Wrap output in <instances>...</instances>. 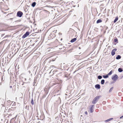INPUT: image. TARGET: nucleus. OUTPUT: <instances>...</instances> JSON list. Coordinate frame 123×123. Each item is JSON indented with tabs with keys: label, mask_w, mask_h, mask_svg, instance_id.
<instances>
[{
	"label": "nucleus",
	"mask_w": 123,
	"mask_h": 123,
	"mask_svg": "<svg viewBox=\"0 0 123 123\" xmlns=\"http://www.w3.org/2000/svg\"><path fill=\"white\" fill-rule=\"evenodd\" d=\"M101 97V96L100 95L96 96L93 99V101H92V104H95Z\"/></svg>",
	"instance_id": "nucleus-1"
},
{
	"label": "nucleus",
	"mask_w": 123,
	"mask_h": 123,
	"mask_svg": "<svg viewBox=\"0 0 123 123\" xmlns=\"http://www.w3.org/2000/svg\"><path fill=\"white\" fill-rule=\"evenodd\" d=\"M118 78V77L117 75L116 74H115L111 78V79L112 80L115 81L117 80Z\"/></svg>",
	"instance_id": "nucleus-2"
},
{
	"label": "nucleus",
	"mask_w": 123,
	"mask_h": 123,
	"mask_svg": "<svg viewBox=\"0 0 123 123\" xmlns=\"http://www.w3.org/2000/svg\"><path fill=\"white\" fill-rule=\"evenodd\" d=\"M23 15V12L21 11H18L17 13V16L19 17H21Z\"/></svg>",
	"instance_id": "nucleus-3"
},
{
	"label": "nucleus",
	"mask_w": 123,
	"mask_h": 123,
	"mask_svg": "<svg viewBox=\"0 0 123 123\" xmlns=\"http://www.w3.org/2000/svg\"><path fill=\"white\" fill-rule=\"evenodd\" d=\"M30 34V32L28 31H27L22 36V38H24L29 36Z\"/></svg>",
	"instance_id": "nucleus-4"
},
{
	"label": "nucleus",
	"mask_w": 123,
	"mask_h": 123,
	"mask_svg": "<svg viewBox=\"0 0 123 123\" xmlns=\"http://www.w3.org/2000/svg\"><path fill=\"white\" fill-rule=\"evenodd\" d=\"M117 50V49L115 48L113 49L111 52V55L112 56H113L115 53V51Z\"/></svg>",
	"instance_id": "nucleus-5"
},
{
	"label": "nucleus",
	"mask_w": 123,
	"mask_h": 123,
	"mask_svg": "<svg viewBox=\"0 0 123 123\" xmlns=\"http://www.w3.org/2000/svg\"><path fill=\"white\" fill-rule=\"evenodd\" d=\"M95 87L96 88L99 89L100 88V86L99 85L97 84L95 86Z\"/></svg>",
	"instance_id": "nucleus-6"
},
{
	"label": "nucleus",
	"mask_w": 123,
	"mask_h": 123,
	"mask_svg": "<svg viewBox=\"0 0 123 123\" xmlns=\"http://www.w3.org/2000/svg\"><path fill=\"white\" fill-rule=\"evenodd\" d=\"M77 40V39L76 38H74L72 39L70 41V42L71 43H73L75 41Z\"/></svg>",
	"instance_id": "nucleus-7"
},
{
	"label": "nucleus",
	"mask_w": 123,
	"mask_h": 123,
	"mask_svg": "<svg viewBox=\"0 0 123 123\" xmlns=\"http://www.w3.org/2000/svg\"><path fill=\"white\" fill-rule=\"evenodd\" d=\"M121 58V56L120 55H118L116 57V59L117 60H119Z\"/></svg>",
	"instance_id": "nucleus-8"
},
{
	"label": "nucleus",
	"mask_w": 123,
	"mask_h": 123,
	"mask_svg": "<svg viewBox=\"0 0 123 123\" xmlns=\"http://www.w3.org/2000/svg\"><path fill=\"white\" fill-rule=\"evenodd\" d=\"M118 71L119 72H121L123 71V69L122 68H119L118 69Z\"/></svg>",
	"instance_id": "nucleus-9"
},
{
	"label": "nucleus",
	"mask_w": 123,
	"mask_h": 123,
	"mask_svg": "<svg viewBox=\"0 0 123 123\" xmlns=\"http://www.w3.org/2000/svg\"><path fill=\"white\" fill-rule=\"evenodd\" d=\"M102 21L100 19H98L96 23L98 24L102 22Z\"/></svg>",
	"instance_id": "nucleus-10"
},
{
	"label": "nucleus",
	"mask_w": 123,
	"mask_h": 123,
	"mask_svg": "<svg viewBox=\"0 0 123 123\" xmlns=\"http://www.w3.org/2000/svg\"><path fill=\"white\" fill-rule=\"evenodd\" d=\"M36 4V2H33L31 4V6L33 7H34L35 6Z\"/></svg>",
	"instance_id": "nucleus-11"
},
{
	"label": "nucleus",
	"mask_w": 123,
	"mask_h": 123,
	"mask_svg": "<svg viewBox=\"0 0 123 123\" xmlns=\"http://www.w3.org/2000/svg\"><path fill=\"white\" fill-rule=\"evenodd\" d=\"M93 112V108L90 107V112L91 113H92Z\"/></svg>",
	"instance_id": "nucleus-12"
},
{
	"label": "nucleus",
	"mask_w": 123,
	"mask_h": 123,
	"mask_svg": "<svg viewBox=\"0 0 123 123\" xmlns=\"http://www.w3.org/2000/svg\"><path fill=\"white\" fill-rule=\"evenodd\" d=\"M113 41L114 42H116L117 43H118V40L117 38L114 39L113 40Z\"/></svg>",
	"instance_id": "nucleus-13"
},
{
	"label": "nucleus",
	"mask_w": 123,
	"mask_h": 123,
	"mask_svg": "<svg viewBox=\"0 0 123 123\" xmlns=\"http://www.w3.org/2000/svg\"><path fill=\"white\" fill-rule=\"evenodd\" d=\"M118 17H116L115 20L114 21V23H115L118 20Z\"/></svg>",
	"instance_id": "nucleus-14"
},
{
	"label": "nucleus",
	"mask_w": 123,
	"mask_h": 123,
	"mask_svg": "<svg viewBox=\"0 0 123 123\" xmlns=\"http://www.w3.org/2000/svg\"><path fill=\"white\" fill-rule=\"evenodd\" d=\"M109 76L108 74L106 75H104L103 76V77L104 78H107Z\"/></svg>",
	"instance_id": "nucleus-15"
},
{
	"label": "nucleus",
	"mask_w": 123,
	"mask_h": 123,
	"mask_svg": "<svg viewBox=\"0 0 123 123\" xmlns=\"http://www.w3.org/2000/svg\"><path fill=\"white\" fill-rule=\"evenodd\" d=\"M58 72V70L57 69H55L54 70L53 72V74L54 75L55 74L56 72Z\"/></svg>",
	"instance_id": "nucleus-16"
},
{
	"label": "nucleus",
	"mask_w": 123,
	"mask_h": 123,
	"mask_svg": "<svg viewBox=\"0 0 123 123\" xmlns=\"http://www.w3.org/2000/svg\"><path fill=\"white\" fill-rule=\"evenodd\" d=\"M101 83L102 85L103 84L105 83V80L103 79L101 81Z\"/></svg>",
	"instance_id": "nucleus-17"
},
{
	"label": "nucleus",
	"mask_w": 123,
	"mask_h": 123,
	"mask_svg": "<svg viewBox=\"0 0 123 123\" xmlns=\"http://www.w3.org/2000/svg\"><path fill=\"white\" fill-rule=\"evenodd\" d=\"M113 119V118H110L109 119H108L107 120H106L105 121V122H108L109 121L112 120Z\"/></svg>",
	"instance_id": "nucleus-18"
},
{
	"label": "nucleus",
	"mask_w": 123,
	"mask_h": 123,
	"mask_svg": "<svg viewBox=\"0 0 123 123\" xmlns=\"http://www.w3.org/2000/svg\"><path fill=\"white\" fill-rule=\"evenodd\" d=\"M61 72H60L59 73H57V74H56V76H59L61 75Z\"/></svg>",
	"instance_id": "nucleus-19"
},
{
	"label": "nucleus",
	"mask_w": 123,
	"mask_h": 123,
	"mask_svg": "<svg viewBox=\"0 0 123 123\" xmlns=\"http://www.w3.org/2000/svg\"><path fill=\"white\" fill-rule=\"evenodd\" d=\"M31 102L32 105H33L34 104V101H33V99L32 98L31 99Z\"/></svg>",
	"instance_id": "nucleus-20"
},
{
	"label": "nucleus",
	"mask_w": 123,
	"mask_h": 123,
	"mask_svg": "<svg viewBox=\"0 0 123 123\" xmlns=\"http://www.w3.org/2000/svg\"><path fill=\"white\" fill-rule=\"evenodd\" d=\"M37 82V80L36 79H35L34 80V84H33V86H35V84Z\"/></svg>",
	"instance_id": "nucleus-21"
},
{
	"label": "nucleus",
	"mask_w": 123,
	"mask_h": 123,
	"mask_svg": "<svg viewBox=\"0 0 123 123\" xmlns=\"http://www.w3.org/2000/svg\"><path fill=\"white\" fill-rule=\"evenodd\" d=\"M98 78L99 79H101L102 78V77L101 76L99 75L98 77Z\"/></svg>",
	"instance_id": "nucleus-22"
},
{
	"label": "nucleus",
	"mask_w": 123,
	"mask_h": 123,
	"mask_svg": "<svg viewBox=\"0 0 123 123\" xmlns=\"http://www.w3.org/2000/svg\"><path fill=\"white\" fill-rule=\"evenodd\" d=\"M113 87H112L110 89L109 91V92H111L112 90H113Z\"/></svg>",
	"instance_id": "nucleus-23"
},
{
	"label": "nucleus",
	"mask_w": 123,
	"mask_h": 123,
	"mask_svg": "<svg viewBox=\"0 0 123 123\" xmlns=\"http://www.w3.org/2000/svg\"><path fill=\"white\" fill-rule=\"evenodd\" d=\"M112 73V70L111 71H110L109 73H108L107 74L108 75H110Z\"/></svg>",
	"instance_id": "nucleus-24"
},
{
	"label": "nucleus",
	"mask_w": 123,
	"mask_h": 123,
	"mask_svg": "<svg viewBox=\"0 0 123 123\" xmlns=\"http://www.w3.org/2000/svg\"><path fill=\"white\" fill-rule=\"evenodd\" d=\"M25 108L27 110L29 109V106H28L27 105H26L25 107Z\"/></svg>",
	"instance_id": "nucleus-25"
},
{
	"label": "nucleus",
	"mask_w": 123,
	"mask_h": 123,
	"mask_svg": "<svg viewBox=\"0 0 123 123\" xmlns=\"http://www.w3.org/2000/svg\"><path fill=\"white\" fill-rule=\"evenodd\" d=\"M50 67L52 68L55 67V66L54 65H51L50 66Z\"/></svg>",
	"instance_id": "nucleus-26"
},
{
	"label": "nucleus",
	"mask_w": 123,
	"mask_h": 123,
	"mask_svg": "<svg viewBox=\"0 0 123 123\" xmlns=\"http://www.w3.org/2000/svg\"><path fill=\"white\" fill-rule=\"evenodd\" d=\"M8 36H9V35H6L5 37H4V38H5L7 37Z\"/></svg>",
	"instance_id": "nucleus-27"
},
{
	"label": "nucleus",
	"mask_w": 123,
	"mask_h": 123,
	"mask_svg": "<svg viewBox=\"0 0 123 123\" xmlns=\"http://www.w3.org/2000/svg\"><path fill=\"white\" fill-rule=\"evenodd\" d=\"M5 34H2L1 35V37H3L4 35Z\"/></svg>",
	"instance_id": "nucleus-28"
},
{
	"label": "nucleus",
	"mask_w": 123,
	"mask_h": 123,
	"mask_svg": "<svg viewBox=\"0 0 123 123\" xmlns=\"http://www.w3.org/2000/svg\"><path fill=\"white\" fill-rule=\"evenodd\" d=\"M94 106V105H91L90 106V107H92V108H93V107Z\"/></svg>",
	"instance_id": "nucleus-29"
},
{
	"label": "nucleus",
	"mask_w": 123,
	"mask_h": 123,
	"mask_svg": "<svg viewBox=\"0 0 123 123\" xmlns=\"http://www.w3.org/2000/svg\"><path fill=\"white\" fill-rule=\"evenodd\" d=\"M85 114H87V111H85Z\"/></svg>",
	"instance_id": "nucleus-30"
},
{
	"label": "nucleus",
	"mask_w": 123,
	"mask_h": 123,
	"mask_svg": "<svg viewBox=\"0 0 123 123\" xmlns=\"http://www.w3.org/2000/svg\"><path fill=\"white\" fill-rule=\"evenodd\" d=\"M123 117V115L120 117V119H121Z\"/></svg>",
	"instance_id": "nucleus-31"
},
{
	"label": "nucleus",
	"mask_w": 123,
	"mask_h": 123,
	"mask_svg": "<svg viewBox=\"0 0 123 123\" xmlns=\"http://www.w3.org/2000/svg\"><path fill=\"white\" fill-rule=\"evenodd\" d=\"M24 80H26V79L25 78H24Z\"/></svg>",
	"instance_id": "nucleus-32"
},
{
	"label": "nucleus",
	"mask_w": 123,
	"mask_h": 123,
	"mask_svg": "<svg viewBox=\"0 0 123 123\" xmlns=\"http://www.w3.org/2000/svg\"><path fill=\"white\" fill-rule=\"evenodd\" d=\"M2 43V42H1L0 43V47L1 46H0V45Z\"/></svg>",
	"instance_id": "nucleus-33"
},
{
	"label": "nucleus",
	"mask_w": 123,
	"mask_h": 123,
	"mask_svg": "<svg viewBox=\"0 0 123 123\" xmlns=\"http://www.w3.org/2000/svg\"><path fill=\"white\" fill-rule=\"evenodd\" d=\"M54 60H53V59L51 60V61H54Z\"/></svg>",
	"instance_id": "nucleus-34"
},
{
	"label": "nucleus",
	"mask_w": 123,
	"mask_h": 123,
	"mask_svg": "<svg viewBox=\"0 0 123 123\" xmlns=\"http://www.w3.org/2000/svg\"><path fill=\"white\" fill-rule=\"evenodd\" d=\"M39 74H38V75H37V78H37V77H38V76H39Z\"/></svg>",
	"instance_id": "nucleus-35"
},
{
	"label": "nucleus",
	"mask_w": 123,
	"mask_h": 123,
	"mask_svg": "<svg viewBox=\"0 0 123 123\" xmlns=\"http://www.w3.org/2000/svg\"><path fill=\"white\" fill-rule=\"evenodd\" d=\"M13 19V18H11L9 19L10 20H12Z\"/></svg>",
	"instance_id": "nucleus-36"
},
{
	"label": "nucleus",
	"mask_w": 123,
	"mask_h": 123,
	"mask_svg": "<svg viewBox=\"0 0 123 123\" xmlns=\"http://www.w3.org/2000/svg\"><path fill=\"white\" fill-rule=\"evenodd\" d=\"M10 88H12V86H10Z\"/></svg>",
	"instance_id": "nucleus-37"
},
{
	"label": "nucleus",
	"mask_w": 123,
	"mask_h": 123,
	"mask_svg": "<svg viewBox=\"0 0 123 123\" xmlns=\"http://www.w3.org/2000/svg\"><path fill=\"white\" fill-rule=\"evenodd\" d=\"M52 70H53V69L50 72H52Z\"/></svg>",
	"instance_id": "nucleus-38"
},
{
	"label": "nucleus",
	"mask_w": 123,
	"mask_h": 123,
	"mask_svg": "<svg viewBox=\"0 0 123 123\" xmlns=\"http://www.w3.org/2000/svg\"><path fill=\"white\" fill-rule=\"evenodd\" d=\"M79 49H81V48H80V47H79Z\"/></svg>",
	"instance_id": "nucleus-39"
},
{
	"label": "nucleus",
	"mask_w": 123,
	"mask_h": 123,
	"mask_svg": "<svg viewBox=\"0 0 123 123\" xmlns=\"http://www.w3.org/2000/svg\"><path fill=\"white\" fill-rule=\"evenodd\" d=\"M76 71H75L74 72V73H75V72H76Z\"/></svg>",
	"instance_id": "nucleus-40"
},
{
	"label": "nucleus",
	"mask_w": 123,
	"mask_h": 123,
	"mask_svg": "<svg viewBox=\"0 0 123 123\" xmlns=\"http://www.w3.org/2000/svg\"><path fill=\"white\" fill-rule=\"evenodd\" d=\"M22 85H24V84L23 83L22 84Z\"/></svg>",
	"instance_id": "nucleus-41"
},
{
	"label": "nucleus",
	"mask_w": 123,
	"mask_h": 123,
	"mask_svg": "<svg viewBox=\"0 0 123 123\" xmlns=\"http://www.w3.org/2000/svg\"><path fill=\"white\" fill-rule=\"evenodd\" d=\"M107 20L108 19L107 18H106V20H107Z\"/></svg>",
	"instance_id": "nucleus-42"
},
{
	"label": "nucleus",
	"mask_w": 123,
	"mask_h": 123,
	"mask_svg": "<svg viewBox=\"0 0 123 123\" xmlns=\"http://www.w3.org/2000/svg\"><path fill=\"white\" fill-rule=\"evenodd\" d=\"M65 77H67V76H66V75H65Z\"/></svg>",
	"instance_id": "nucleus-43"
},
{
	"label": "nucleus",
	"mask_w": 123,
	"mask_h": 123,
	"mask_svg": "<svg viewBox=\"0 0 123 123\" xmlns=\"http://www.w3.org/2000/svg\"><path fill=\"white\" fill-rule=\"evenodd\" d=\"M122 77H123V76H122Z\"/></svg>",
	"instance_id": "nucleus-44"
},
{
	"label": "nucleus",
	"mask_w": 123,
	"mask_h": 123,
	"mask_svg": "<svg viewBox=\"0 0 123 123\" xmlns=\"http://www.w3.org/2000/svg\"><path fill=\"white\" fill-rule=\"evenodd\" d=\"M28 18H29V19L30 18H28Z\"/></svg>",
	"instance_id": "nucleus-45"
},
{
	"label": "nucleus",
	"mask_w": 123,
	"mask_h": 123,
	"mask_svg": "<svg viewBox=\"0 0 123 123\" xmlns=\"http://www.w3.org/2000/svg\"><path fill=\"white\" fill-rule=\"evenodd\" d=\"M112 83H113V82H112Z\"/></svg>",
	"instance_id": "nucleus-46"
},
{
	"label": "nucleus",
	"mask_w": 123,
	"mask_h": 123,
	"mask_svg": "<svg viewBox=\"0 0 123 123\" xmlns=\"http://www.w3.org/2000/svg\"><path fill=\"white\" fill-rule=\"evenodd\" d=\"M122 90H123V89Z\"/></svg>",
	"instance_id": "nucleus-47"
}]
</instances>
